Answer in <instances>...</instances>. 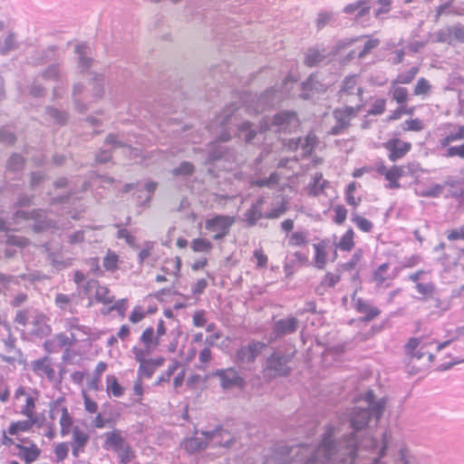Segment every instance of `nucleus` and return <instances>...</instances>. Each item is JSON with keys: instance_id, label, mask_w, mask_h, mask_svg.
I'll list each match as a JSON object with an SVG mask.
<instances>
[{"instance_id": "obj_1", "label": "nucleus", "mask_w": 464, "mask_h": 464, "mask_svg": "<svg viewBox=\"0 0 464 464\" xmlns=\"http://www.w3.org/2000/svg\"><path fill=\"white\" fill-rule=\"evenodd\" d=\"M357 403L358 405L351 412V425L356 430L366 427L371 416L379 420L385 409V401H376L372 391H368L362 397L359 398Z\"/></svg>"}, {"instance_id": "obj_2", "label": "nucleus", "mask_w": 464, "mask_h": 464, "mask_svg": "<svg viewBox=\"0 0 464 464\" xmlns=\"http://www.w3.org/2000/svg\"><path fill=\"white\" fill-rule=\"evenodd\" d=\"M44 421V416H42V418H26L25 420L12 421L7 430H3L2 445L5 447L13 446L15 443L14 438L17 439L20 434L30 431L33 427H43Z\"/></svg>"}, {"instance_id": "obj_3", "label": "nucleus", "mask_w": 464, "mask_h": 464, "mask_svg": "<svg viewBox=\"0 0 464 464\" xmlns=\"http://www.w3.org/2000/svg\"><path fill=\"white\" fill-rule=\"evenodd\" d=\"M363 103H358L355 106H345L343 108L334 109L333 116L335 124L331 128L330 135H338L343 132L351 125V121L356 118L362 110Z\"/></svg>"}, {"instance_id": "obj_4", "label": "nucleus", "mask_w": 464, "mask_h": 464, "mask_svg": "<svg viewBox=\"0 0 464 464\" xmlns=\"http://www.w3.org/2000/svg\"><path fill=\"white\" fill-rule=\"evenodd\" d=\"M131 352L135 361L139 362L138 375L140 377L150 378L156 370L164 364V357L148 358L151 353L141 351V347L134 346Z\"/></svg>"}, {"instance_id": "obj_5", "label": "nucleus", "mask_w": 464, "mask_h": 464, "mask_svg": "<svg viewBox=\"0 0 464 464\" xmlns=\"http://www.w3.org/2000/svg\"><path fill=\"white\" fill-rule=\"evenodd\" d=\"M24 397V404L21 407V414L26 418H42L44 414H36V404L40 398V391L37 389H27L24 385H19L14 393V398L19 400Z\"/></svg>"}, {"instance_id": "obj_6", "label": "nucleus", "mask_w": 464, "mask_h": 464, "mask_svg": "<svg viewBox=\"0 0 464 464\" xmlns=\"http://www.w3.org/2000/svg\"><path fill=\"white\" fill-rule=\"evenodd\" d=\"M235 222L236 219L232 216L216 215L206 220L205 228L213 234L214 240H221L230 233L231 227Z\"/></svg>"}, {"instance_id": "obj_7", "label": "nucleus", "mask_w": 464, "mask_h": 464, "mask_svg": "<svg viewBox=\"0 0 464 464\" xmlns=\"http://www.w3.org/2000/svg\"><path fill=\"white\" fill-rule=\"evenodd\" d=\"M353 97H357L359 103H362L363 88L359 82V76L355 74L346 76L338 92V99L343 103L352 102Z\"/></svg>"}, {"instance_id": "obj_8", "label": "nucleus", "mask_w": 464, "mask_h": 464, "mask_svg": "<svg viewBox=\"0 0 464 464\" xmlns=\"http://www.w3.org/2000/svg\"><path fill=\"white\" fill-rule=\"evenodd\" d=\"M205 442H202L198 437H193L186 440L185 447L189 451H198L207 447V441L215 440V443L220 446H229V440H226L224 443L218 440L219 437L227 436L229 437V433L222 429H217L211 432H202Z\"/></svg>"}, {"instance_id": "obj_9", "label": "nucleus", "mask_w": 464, "mask_h": 464, "mask_svg": "<svg viewBox=\"0 0 464 464\" xmlns=\"http://www.w3.org/2000/svg\"><path fill=\"white\" fill-rule=\"evenodd\" d=\"M431 344V343L427 342L422 337H412L410 338L407 343L404 346L405 353L411 359H423L427 358L429 362H432L434 356L428 350V346Z\"/></svg>"}, {"instance_id": "obj_10", "label": "nucleus", "mask_w": 464, "mask_h": 464, "mask_svg": "<svg viewBox=\"0 0 464 464\" xmlns=\"http://www.w3.org/2000/svg\"><path fill=\"white\" fill-rule=\"evenodd\" d=\"M376 172L382 176L387 181V188L397 189L401 188L400 179L404 176V167L401 165H392L387 167L381 161L376 165Z\"/></svg>"}, {"instance_id": "obj_11", "label": "nucleus", "mask_w": 464, "mask_h": 464, "mask_svg": "<svg viewBox=\"0 0 464 464\" xmlns=\"http://www.w3.org/2000/svg\"><path fill=\"white\" fill-rule=\"evenodd\" d=\"M382 146L388 151V159L392 162L404 158L412 148L411 142L398 137L389 139Z\"/></svg>"}, {"instance_id": "obj_12", "label": "nucleus", "mask_w": 464, "mask_h": 464, "mask_svg": "<svg viewBox=\"0 0 464 464\" xmlns=\"http://www.w3.org/2000/svg\"><path fill=\"white\" fill-rule=\"evenodd\" d=\"M14 446L18 450L17 456L25 464H31L40 458L41 449L31 440L24 439Z\"/></svg>"}, {"instance_id": "obj_13", "label": "nucleus", "mask_w": 464, "mask_h": 464, "mask_svg": "<svg viewBox=\"0 0 464 464\" xmlns=\"http://www.w3.org/2000/svg\"><path fill=\"white\" fill-rule=\"evenodd\" d=\"M266 344L252 341L247 345L239 348L236 353L237 361L240 362H253L260 355Z\"/></svg>"}, {"instance_id": "obj_14", "label": "nucleus", "mask_w": 464, "mask_h": 464, "mask_svg": "<svg viewBox=\"0 0 464 464\" xmlns=\"http://www.w3.org/2000/svg\"><path fill=\"white\" fill-rule=\"evenodd\" d=\"M48 322V317L43 312L34 310L29 325L30 334L36 336L48 335L52 331Z\"/></svg>"}, {"instance_id": "obj_15", "label": "nucleus", "mask_w": 464, "mask_h": 464, "mask_svg": "<svg viewBox=\"0 0 464 464\" xmlns=\"http://www.w3.org/2000/svg\"><path fill=\"white\" fill-rule=\"evenodd\" d=\"M286 363L287 360L284 356L275 353L267 360V366L264 370V373L267 377L286 375L289 372Z\"/></svg>"}, {"instance_id": "obj_16", "label": "nucleus", "mask_w": 464, "mask_h": 464, "mask_svg": "<svg viewBox=\"0 0 464 464\" xmlns=\"http://www.w3.org/2000/svg\"><path fill=\"white\" fill-rule=\"evenodd\" d=\"M389 263L380 265L372 273V281L376 287H390L395 275L389 272Z\"/></svg>"}, {"instance_id": "obj_17", "label": "nucleus", "mask_w": 464, "mask_h": 464, "mask_svg": "<svg viewBox=\"0 0 464 464\" xmlns=\"http://www.w3.org/2000/svg\"><path fill=\"white\" fill-rule=\"evenodd\" d=\"M127 443L120 430H113L104 434L103 449L106 450L117 452Z\"/></svg>"}, {"instance_id": "obj_18", "label": "nucleus", "mask_w": 464, "mask_h": 464, "mask_svg": "<svg viewBox=\"0 0 464 464\" xmlns=\"http://www.w3.org/2000/svg\"><path fill=\"white\" fill-rule=\"evenodd\" d=\"M217 375L220 378L221 386L224 389H229L234 386L243 387L244 385V380L232 368L218 371Z\"/></svg>"}, {"instance_id": "obj_19", "label": "nucleus", "mask_w": 464, "mask_h": 464, "mask_svg": "<svg viewBox=\"0 0 464 464\" xmlns=\"http://www.w3.org/2000/svg\"><path fill=\"white\" fill-rule=\"evenodd\" d=\"M32 369L39 376H46L49 381L55 379V370L49 357L45 356L32 362Z\"/></svg>"}, {"instance_id": "obj_20", "label": "nucleus", "mask_w": 464, "mask_h": 464, "mask_svg": "<svg viewBox=\"0 0 464 464\" xmlns=\"http://www.w3.org/2000/svg\"><path fill=\"white\" fill-rule=\"evenodd\" d=\"M63 401H64L63 398H59V399H57L54 401L53 405L55 407L56 406H60V411H61V413H62L60 420H59L60 432H61L62 436H66L72 430V426L73 424V420L71 417V415H70V413L68 411L67 407L65 405H63Z\"/></svg>"}, {"instance_id": "obj_21", "label": "nucleus", "mask_w": 464, "mask_h": 464, "mask_svg": "<svg viewBox=\"0 0 464 464\" xmlns=\"http://www.w3.org/2000/svg\"><path fill=\"white\" fill-rule=\"evenodd\" d=\"M140 342L144 347H141V351L147 353H152L157 349L160 343V339L156 335L153 327L149 326L145 328L140 337Z\"/></svg>"}, {"instance_id": "obj_22", "label": "nucleus", "mask_w": 464, "mask_h": 464, "mask_svg": "<svg viewBox=\"0 0 464 464\" xmlns=\"http://www.w3.org/2000/svg\"><path fill=\"white\" fill-rule=\"evenodd\" d=\"M371 0H358L354 3L347 5L343 8V12L347 14H355L356 19H360L370 14Z\"/></svg>"}, {"instance_id": "obj_23", "label": "nucleus", "mask_w": 464, "mask_h": 464, "mask_svg": "<svg viewBox=\"0 0 464 464\" xmlns=\"http://www.w3.org/2000/svg\"><path fill=\"white\" fill-rule=\"evenodd\" d=\"M424 274L422 270H420L414 274L410 276V279L412 282L416 283V290L419 294H420L424 298H430L433 296L435 292V285L432 282H419L420 276Z\"/></svg>"}, {"instance_id": "obj_24", "label": "nucleus", "mask_w": 464, "mask_h": 464, "mask_svg": "<svg viewBox=\"0 0 464 464\" xmlns=\"http://www.w3.org/2000/svg\"><path fill=\"white\" fill-rule=\"evenodd\" d=\"M314 247V266L320 270L325 268L328 258L327 244L322 240L313 245Z\"/></svg>"}, {"instance_id": "obj_25", "label": "nucleus", "mask_w": 464, "mask_h": 464, "mask_svg": "<svg viewBox=\"0 0 464 464\" xmlns=\"http://www.w3.org/2000/svg\"><path fill=\"white\" fill-rule=\"evenodd\" d=\"M355 309L359 314H364L362 321H372L381 314V310L375 306H372L368 302L362 298L355 301Z\"/></svg>"}, {"instance_id": "obj_26", "label": "nucleus", "mask_w": 464, "mask_h": 464, "mask_svg": "<svg viewBox=\"0 0 464 464\" xmlns=\"http://www.w3.org/2000/svg\"><path fill=\"white\" fill-rule=\"evenodd\" d=\"M105 385L106 393L109 397L121 398L125 392V388L114 374H108L106 376Z\"/></svg>"}, {"instance_id": "obj_27", "label": "nucleus", "mask_w": 464, "mask_h": 464, "mask_svg": "<svg viewBox=\"0 0 464 464\" xmlns=\"http://www.w3.org/2000/svg\"><path fill=\"white\" fill-rule=\"evenodd\" d=\"M297 328V320L295 317L280 319L275 323L274 333L276 336L294 333Z\"/></svg>"}, {"instance_id": "obj_28", "label": "nucleus", "mask_w": 464, "mask_h": 464, "mask_svg": "<svg viewBox=\"0 0 464 464\" xmlns=\"http://www.w3.org/2000/svg\"><path fill=\"white\" fill-rule=\"evenodd\" d=\"M328 185V181L323 179V174L318 172L315 173L312 181L306 187V191L309 196H318L323 193L325 187Z\"/></svg>"}, {"instance_id": "obj_29", "label": "nucleus", "mask_w": 464, "mask_h": 464, "mask_svg": "<svg viewBox=\"0 0 464 464\" xmlns=\"http://www.w3.org/2000/svg\"><path fill=\"white\" fill-rule=\"evenodd\" d=\"M355 233L352 227L346 229L342 235L339 242L336 244V247L343 252H350L355 246L354 242Z\"/></svg>"}, {"instance_id": "obj_30", "label": "nucleus", "mask_w": 464, "mask_h": 464, "mask_svg": "<svg viewBox=\"0 0 464 464\" xmlns=\"http://www.w3.org/2000/svg\"><path fill=\"white\" fill-rule=\"evenodd\" d=\"M89 284H93L95 285V299L97 302L109 304L114 301L113 295H111V292L107 286L101 285L97 281L89 282Z\"/></svg>"}, {"instance_id": "obj_31", "label": "nucleus", "mask_w": 464, "mask_h": 464, "mask_svg": "<svg viewBox=\"0 0 464 464\" xmlns=\"http://www.w3.org/2000/svg\"><path fill=\"white\" fill-rule=\"evenodd\" d=\"M181 258L179 256L166 258L162 266L164 273L178 277L181 268Z\"/></svg>"}, {"instance_id": "obj_32", "label": "nucleus", "mask_w": 464, "mask_h": 464, "mask_svg": "<svg viewBox=\"0 0 464 464\" xmlns=\"http://www.w3.org/2000/svg\"><path fill=\"white\" fill-rule=\"evenodd\" d=\"M358 184L353 181L347 185L344 191L346 203L353 208H356L362 202V197L355 196Z\"/></svg>"}, {"instance_id": "obj_33", "label": "nucleus", "mask_w": 464, "mask_h": 464, "mask_svg": "<svg viewBox=\"0 0 464 464\" xmlns=\"http://www.w3.org/2000/svg\"><path fill=\"white\" fill-rule=\"evenodd\" d=\"M262 200H259L256 204L251 206L245 213V221L249 227L254 226L256 221L262 218L261 211Z\"/></svg>"}, {"instance_id": "obj_34", "label": "nucleus", "mask_w": 464, "mask_h": 464, "mask_svg": "<svg viewBox=\"0 0 464 464\" xmlns=\"http://www.w3.org/2000/svg\"><path fill=\"white\" fill-rule=\"evenodd\" d=\"M120 256L115 252L108 249L103 257L102 266L108 272H115L119 268Z\"/></svg>"}, {"instance_id": "obj_35", "label": "nucleus", "mask_w": 464, "mask_h": 464, "mask_svg": "<svg viewBox=\"0 0 464 464\" xmlns=\"http://www.w3.org/2000/svg\"><path fill=\"white\" fill-rule=\"evenodd\" d=\"M72 440L74 443L73 455L77 456V451L82 450L88 442V435L78 427L72 430Z\"/></svg>"}, {"instance_id": "obj_36", "label": "nucleus", "mask_w": 464, "mask_h": 464, "mask_svg": "<svg viewBox=\"0 0 464 464\" xmlns=\"http://www.w3.org/2000/svg\"><path fill=\"white\" fill-rule=\"evenodd\" d=\"M190 247L195 253H210L213 245L208 239L197 237L191 241Z\"/></svg>"}, {"instance_id": "obj_37", "label": "nucleus", "mask_w": 464, "mask_h": 464, "mask_svg": "<svg viewBox=\"0 0 464 464\" xmlns=\"http://www.w3.org/2000/svg\"><path fill=\"white\" fill-rule=\"evenodd\" d=\"M286 237L288 246H304L308 243L306 232L295 231L288 235Z\"/></svg>"}, {"instance_id": "obj_38", "label": "nucleus", "mask_w": 464, "mask_h": 464, "mask_svg": "<svg viewBox=\"0 0 464 464\" xmlns=\"http://www.w3.org/2000/svg\"><path fill=\"white\" fill-rule=\"evenodd\" d=\"M464 140V125H459L455 131L449 133L440 140L441 147H449L450 143Z\"/></svg>"}, {"instance_id": "obj_39", "label": "nucleus", "mask_w": 464, "mask_h": 464, "mask_svg": "<svg viewBox=\"0 0 464 464\" xmlns=\"http://www.w3.org/2000/svg\"><path fill=\"white\" fill-rule=\"evenodd\" d=\"M351 220L355 224L359 230L364 233H370L372 231V222L358 213H353Z\"/></svg>"}, {"instance_id": "obj_40", "label": "nucleus", "mask_w": 464, "mask_h": 464, "mask_svg": "<svg viewBox=\"0 0 464 464\" xmlns=\"http://www.w3.org/2000/svg\"><path fill=\"white\" fill-rule=\"evenodd\" d=\"M419 72L418 67H412L408 72L397 75L396 79L392 82V85L396 84H409L411 83Z\"/></svg>"}, {"instance_id": "obj_41", "label": "nucleus", "mask_w": 464, "mask_h": 464, "mask_svg": "<svg viewBox=\"0 0 464 464\" xmlns=\"http://www.w3.org/2000/svg\"><path fill=\"white\" fill-rule=\"evenodd\" d=\"M121 464H128L132 461L136 455L129 443L116 452Z\"/></svg>"}, {"instance_id": "obj_42", "label": "nucleus", "mask_w": 464, "mask_h": 464, "mask_svg": "<svg viewBox=\"0 0 464 464\" xmlns=\"http://www.w3.org/2000/svg\"><path fill=\"white\" fill-rule=\"evenodd\" d=\"M292 121H297V115L295 112L284 111L275 115L273 123L275 125L289 124Z\"/></svg>"}, {"instance_id": "obj_43", "label": "nucleus", "mask_w": 464, "mask_h": 464, "mask_svg": "<svg viewBox=\"0 0 464 464\" xmlns=\"http://www.w3.org/2000/svg\"><path fill=\"white\" fill-rule=\"evenodd\" d=\"M425 125L422 120L419 118L407 120L403 122L402 130L408 131H421Z\"/></svg>"}, {"instance_id": "obj_44", "label": "nucleus", "mask_w": 464, "mask_h": 464, "mask_svg": "<svg viewBox=\"0 0 464 464\" xmlns=\"http://www.w3.org/2000/svg\"><path fill=\"white\" fill-rule=\"evenodd\" d=\"M34 310H19L17 311L15 317H14V323L26 327L30 325L31 320H32V312Z\"/></svg>"}, {"instance_id": "obj_45", "label": "nucleus", "mask_w": 464, "mask_h": 464, "mask_svg": "<svg viewBox=\"0 0 464 464\" xmlns=\"http://www.w3.org/2000/svg\"><path fill=\"white\" fill-rule=\"evenodd\" d=\"M333 211L334 214L333 221L338 226L343 225L348 215L346 208L343 205L339 204L334 207Z\"/></svg>"}, {"instance_id": "obj_46", "label": "nucleus", "mask_w": 464, "mask_h": 464, "mask_svg": "<svg viewBox=\"0 0 464 464\" xmlns=\"http://www.w3.org/2000/svg\"><path fill=\"white\" fill-rule=\"evenodd\" d=\"M324 56L318 50L311 49L304 57V64L313 67L323 60Z\"/></svg>"}, {"instance_id": "obj_47", "label": "nucleus", "mask_w": 464, "mask_h": 464, "mask_svg": "<svg viewBox=\"0 0 464 464\" xmlns=\"http://www.w3.org/2000/svg\"><path fill=\"white\" fill-rule=\"evenodd\" d=\"M386 110V100L384 98L376 99L372 104L371 109L368 111L367 115L369 116H377L382 115Z\"/></svg>"}, {"instance_id": "obj_48", "label": "nucleus", "mask_w": 464, "mask_h": 464, "mask_svg": "<svg viewBox=\"0 0 464 464\" xmlns=\"http://www.w3.org/2000/svg\"><path fill=\"white\" fill-rule=\"evenodd\" d=\"M55 339L61 346H72L79 340L74 334H67L65 333L56 334Z\"/></svg>"}, {"instance_id": "obj_49", "label": "nucleus", "mask_w": 464, "mask_h": 464, "mask_svg": "<svg viewBox=\"0 0 464 464\" xmlns=\"http://www.w3.org/2000/svg\"><path fill=\"white\" fill-rule=\"evenodd\" d=\"M391 93L392 99L399 104H402L408 100V90L405 87H393Z\"/></svg>"}, {"instance_id": "obj_50", "label": "nucleus", "mask_w": 464, "mask_h": 464, "mask_svg": "<svg viewBox=\"0 0 464 464\" xmlns=\"http://www.w3.org/2000/svg\"><path fill=\"white\" fill-rule=\"evenodd\" d=\"M340 280H341V276L339 274L327 272L321 281V285L323 287H326V288L334 287L340 282Z\"/></svg>"}, {"instance_id": "obj_51", "label": "nucleus", "mask_w": 464, "mask_h": 464, "mask_svg": "<svg viewBox=\"0 0 464 464\" xmlns=\"http://www.w3.org/2000/svg\"><path fill=\"white\" fill-rule=\"evenodd\" d=\"M82 396L83 399L84 409L87 412L91 414L97 413L98 411V404L95 401H93L87 393L85 390L82 391Z\"/></svg>"}, {"instance_id": "obj_52", "label": "nucleus", "mask_w": 464, "mask_h": 464, "mask_svg": "<svg viewBox=\"0 0 464 464\" xmlns=\"http://www.w3.org/2000/svg\"><path fill=\"white\" fill-rule=\"evenodd\" d=\"M194 171V166L190 162H181L179 166L173 169L172 173L175 176H188Z\"/></svg>"}, {"instance_id": "obj_53", "label": "nucleus", "mask_w": 464, "mask_h": 464, "mask_svg": "<svg viewBox=\"0 0 464 464\" xmlns=\"http://www.w3.org/2000/svg\"><path fill=\"white\" fill-rule=\"evenodd\" d=\"M430 84L425 78H420L414 87V95H424L430 91Z\"/></svg>"}, {"instance_id": "obj_54", "label": "nucleus", "mask_w": 464, "mask_h": 464, "mask_svg": "<svg viewBox=\"0 0 464 464\" xmlns=\"http://www.w3.org/2000/svg\"><path fill=\"white\" fill-rule=\"evenodd\" d=\"M414 111H415L414 106L410 107V108H406L405 106H401V107H398L397 109H395L392 112V114L389 116L388 120L389 121H396V120L401 119L403 114L412 115L414 113Z\"/></svg>"}, {"instance_id": "obj_55", "label": "nucleus", "mask_w": 464, "mask_h": 464, "mask_svg": "<svg viewBox=\"0 0 464 464\" xmlns=\"http://www.w3.org/2000/svg\"><path fill=\"white\" fill-rule=\"evenodd\" d=\"M69 447L65 442L58 443L54 448V455L56 461L60 462L65 459L68 456Z\"/></svg>"}, {"instance_id": "obj_56", "label": "nucleus", "mask_w": 464, "mask_h": 464, "mask_svg": "<svg viewBox=\"0 0 464 464\" xmlns=\"http://www.w3.org/2000/svg\"><path fill=\"white\" fill-rule=\"evenodd\" d=\"M445 156L447 158L459 157L461 160H464V143L460 145L449 146Z\"/></svg>"}, {"instance_id": "obj_57", "label": "nucleus", "mask_w": 464, "mask_h": 464, "mask_svg": "<svg viewBox=\"0 0 464 464\" xmlns=\"http://www.w3.org/2000/svg\"><path fill=\"white\" fill-rule=\"evenodd\" d=\"M380 44V41L375 38H370L364 44L362 50L358 53L359 58H362L367 55L372 50L376 48Z\"/></svg>"}, {"instance_id": "obj_58", "label": "nucleus", "mask_w": 464, "mask_h": 464, "mask_svg": "<svg viewBox=\"0 0 464 464\" xmlns=\"http://www.w3.org/2000/svg\"><path fill=\"white\" fill-rule=\"evenodd\" d=\"M254 257L256 259V267L265 268L268 263V257L262 248L254 251Z\"/></svg>"}, {"instance_id": "obj_59", "label": "nucleus", "mask_w": 464, "mask_h": 464, "mask_svg": "<svg viewBox=\"0 0 464 464\" xmlns=\"http://www.w3.org/2000/svg\"><path fill=\"white\" fill-rule=\"evenodd\" d=\"M145 312L140 306H135L131 311L129 320L132 324H137L145 318Z\"/></svg>"}, {"instance_id": "obj_60", "label": "nucleus", "mask_w": 464, "mask_h": 464, "mask_svg": "<svg viewBox=\"0 0 464 464\" xmlns=\"http://www.w3.org/2000/svg\"><path fill=\"white\" fill-rule=\"evenodd\" d=\"M193 324L196 327H203L207 324L206 312L204 310H198L192 316Z\"/></svg>"}, {"instance_id": "obj_61", "label": "nucleus", "mask_w": 464, "mask_h": 464, "mask_svg": "<svg viewBox=\"0 0 464 464\" xmlns=\"http://www.w3.org/2000/svg\"><path fill=\"white\" fill-rule=\"evenodd\" d=\"M10 398V387L6 381L0 379V401L5 403Z\"/></svg>"}, {"instance_id": "obj_62", "label": "nucleus", "mask_w": 464, "mask_h": 464, "mask_svg": "<svg viewBox=\"0 0 464 464\" xmlns=\"http://www.w3.org/2000/svg\"><path fill=\"white\" fill-rule=\"evenodd\" d=\"M179 366L178 361H173L172 363L168 367L166 372L159 378V382H169L170 376L177 371Z\"/></svg>"}, {"instance_id": "obj_63", "label": "nucleus", "mask_w": 464, "mask_h": 464, "mask_svg": "<svg viewBox=\"0 0 464 464\" xmlns=\"http://www.w3.org/2000/svg\"><path fill=\"white\" fill-rule=\"evenodd\" d=\"M447 238L450 241H455V240H459V239L464 240V226H462L459 228L450 230L447 233Z\"/></svg>"}, {"instance_id": "obj_64", "label": "nucleus", "mask_w": 464, "mask_h": 464, "mask_svg": "<svg viewBox=\"0 0 464 464\" xmlns=\"http://www.w3.org/2000/svg\"><path fill=\"white\" fill-rule=\"evenodd\" d=\"M24 165V159L19 155H13L8 162V168L11 170H16L22 168Z\"/></svg>"}]
</instances>
